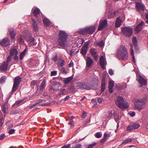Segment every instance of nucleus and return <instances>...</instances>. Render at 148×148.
I'll list each match as a JSON object with an SVG mask.
<instances>
[{
	"mask_svg": "<svg viewBox=\"0 0 148 148\" xmlns=\"http://www.w3.org/2000/svg\"><path fill=\"white\" fill-rule=\"evenodd\" d=\"M57 71H53L51 72V76H55L57 74Z\"/></svg>",
	"mask_w": 148,
	"mask_h": 148,
	"instance_id": "09e8293b",
	"label": "nucleus"
},
{
	"mask_svg": "<svg viewBox=\"0 0 148 148\" xmlns=\"http://www.w3.org/2000/svg\"><path fill=\"white\" fill-rule=\"evenodd\" d=\"M8 64L4 62L3 64L0 66V69L1 71H7Z\"/></svg>",
	"mask_w": 148,
	"mask_h": 148,
	"instance_id": "412c9836",
	"label": "nucleus"
},
{
	"mask_svg": "<svg viewBox=\"0 0 148 148\" xmlns=\"http://www.w3.org/2000/svg\"><path fill=\"white\" fill-rule=\"evenodd\" d=\"M32 12L35 17H38V15H39L40 12L39 9L37 8H35V9L33 8L32 10Z\"/></svg>",
	"mask_w": 148,
	"mask_h": 148,
	"instance_id": "a211bd4d",
	"label": "nucleus"
},
{
	"mask_svg": "<svg viewBox=\"0 0 148 148\" xmlns=\"http://www.w3.org/2000/svg\"><path fill=\"white\" fill-rule=\"evenodd\" d=\"M144 25V22L142 21L137 25L135 29V33H138L142 29L143 26Z\"/></svg>",
	"mask_w": 148,
	"mask_h": 148,
	"instance_id": "f8f14e48",
	"label": "nucleus"
},
{
	"mask_svg": "<svg viewBox=\"0 0 148 148\" xmlns=\"http://www.w3.org/2000/svg\"><path fill=\"white\" fill-rule=\"evenodd\" d=\"M97 45L99 47H101L104 45V42L103 40H101L97 43Z\"/></svg>",
	"mask_w": 148,
	"mask_h": 148,
	"instance_id": "a18cd8bd",
	"label": "nucleus"
},
{
	"mask_svg": "<svg viewBox=\"0 0 148 148\" xmlns=\"http://www.w3.org/2000/svg\"><path fill=\"white\" fill-rule=\"evenodd\" d=\"M86 60V66L88 68L90 67L94 63V61L93 60L89 57H87Z\"/></svg>",
	"mask_w": 148,
	"mask_h": 148,
	"instance_id": "4468645a",
	"label": "nucleus"
},
{
	"mask_svg": "<svg viewBox=\"0 0 148 148\" xmlns=\"http://www.w3.org/2000/svg\"><path fill=\"white\" fill-rule=\"evenodd\" d=\"M133 129H137L140 127V125L138 123H134L132 124Z\"/></svg>",
	"mask_w": 148,
	"mask_h": 148,
	"instance_id": "f704fd0d",
	"label": "nucleus"
},
{
	"mask_svg": "<svg viewBox=\"0 0 148 148\" xmlns=\"http://www.w3.org/2000/svg\"><path fill=\"white\" fill-rule=\"evenodd\" d=\"M46 85V81L45 79L43 80L42 82L40 88V91H42L45 88Z\"/></svg>",
	"mask_w": 148,
	"mask_h": 148,
	"instance_id": "a878e982",
	"label": "nucleus"
},
{
	"mask_svg": "<svg viewBox=\"0 0 148 148\" xmlns=\"http://www.w3.org/2000/svg\"><path fill=\"white\" fill-rule=\"evenodd\" d=\"M5 135L4 134H1L0 135V140H3L5 137Z\"/></svg>",
	"mask_w": 148,
	"mask_h": 148,
	"instance_id": "6e6d98bb",
	"label": "nucleus"
},
{
	"mask_svg": "<svg viewBox=\"0 0 148 148\" xmlns=\"http://www.w3.org/2000/svg\"><path fill=\"white\" fill-rule=\"evenodd\" d=\"M107 141V139L104 138L101 140V143H104V142H106Z\"/></svg>",
	"mask_w": 148,
	"mask_h": 148,
	"instance_id": "338daca9",
	"label": "nucleus"
},
{
	"mask_svg": "<svg viewBox=\"0 0 148 148\" xmlns=\"http://www.w3.org/2000/svg\"><path fill=\"white\" fill-rule=\"evenodd\" d=\"M136 7L138 12H140L141 11H144L145 9V5L139 3H136Z\"/></svg>",
	"mask_w": 148,
	"mask_h": 148,
	"instance_id": "2eb2a0df",
	"label": "nucleus"
},
{
	"mask_svg": "<svg viewBox=\"0 0 148 148\" xmlns=\"http://www.w3.org/2000/svg\"><path fill=\"white\" fill-rule=\"evenodd\" d=\"M15 132V130L14 129H11L8 131V133L10 134H12Z\"/></svg>",
	"mask_w": 148,
	"mask_h": 148,
	"instance_id": "052dcab7",
	"label": "nucleus"
},
{
	"mask_svg": "<svg viewBox=\"0 0 148 148\" xmlns=\"http://www.w3.org/2000/svg\"><path fill=\"white\" fill-rule=\"evenodd\" d=\"M17 40L20 43H23L24 42L23 39L21 36H20V37Z\"/></svg>",
	"mask_w": 148,
	"mask_h": 148,
	"instance_id": "79ce46f5",
	"label": "nucleus"
},
{
	"mask_svg": "<svg viewBox=\"0 0 148 148\" xmlns=\"http://www.w3.org/2000/svg\"><path fill=\"white\" fill-rule=\"evenodd\" d=\"M117 58L123 60H125L128 58V53L127 50L125 47L124 46H121L116 54Z\"/></svg>",
	"mask_w": 148,
	"mask_h": 148,
	"instance_id": "f03ea898",
	"label": "nucleus"
},
{
	"mask_svg": "<svg viewBox=\"0 0 148 148\" xmlns=\"http://www.w3.org/2000/svg\"><path fill=\"white\" fill-rule=\"evenodd\" d=\"M6 77L5 76H2L0 79V82L1 84L3 83L6 79Z\"/></svg>",
	"mask_w": 148,
	"mask_h": 148,
	"instance_id": "ea45409f",
	"label": "nucleus"
},
{
	"mask_svg": "<svg viewBox=\"0 0 148 148\" xmlns=\"http://www.w3.org/2000/svg\"><path fill=\"white\" fill-rule=\"evenodd\" d=\"M69 90L71 92H73L74 90V89L72 87H70L68 88Z\"/></svg>",
	"mask_w": 148,
	"mask_h": 148,
	"instance_id": "680f3d73",
	"label": "nucleus"
},
{
	"mask_svg": "<svg viewBox=\"0 0 148 148\" xmlns=\"http://www.w3.org/2000/svg\"><path fill=\"white\" fill-rule=\"evenodd\" d=\"M107 26V22L106 20H103L100 21L99 26L98 28V31H100Z\"/></svg>",
	"mask_w": 148,
	"mask_h": 148,
	"instance_id": "1a4fd4ad",
	"label": "nucleus"
},
{
	"mask_svg": "<svg viewBox=\"0 0 148 148\" xmlns=\"http://www.w3.org/2000/svg\"><path fill=\"white\" fill-rule=\"evenodd\" d=\"M68 34L65 32L60 31L59 34V38L58 40V45L62 48H65L67 46L68 44L67 38Z\"/></svg>",
	"mask_w": 148,
	"mask_h": 148,
	"instance_id": "f257e3e1",
	"label": "nucleus"
},
{
	"mask_svg": "<svg viewBox=\"0 0 148 148\" xmlns=\"http://www.w3.org/2000/svg\"><path fill=\"white\" fill-rule=\"evenodd\" d=\"M72 148H82L81 145L79 144L76 145L75 146H73Z\"/></svg>",
	"mask_w": 148,
	"mask_h": 148,
	"instance_id": "13d9d810",
	"label": "nucleus"
},
{
	"mask_svg": "<svg viewBox=\"0 0 148 148\" xmlns=\"http://www.w3.org/2000/svg\"><path fill=\"white\" fill-rule=\"evenodd\" d=\"M52 60L55 61L56 62L57 60V55H56L54 56H53L52 58Z\"/></svg>",
	"mask_w": 148,
	"mask_h": 148,
	"instance_id": "bf43d9fd",
	"label": "nucleus"
},
{
	"mask_svg": "<svg viewBox=\"0 0 148 148\" xmlns=\"http://www.w3.org/2000/svg\"><path fill=\"white\" fill-rule=\"evenodd\" d=\"M42 21L44 24L46 26H49L51 24L50 21L46 18H43Z\"/></svg>",
	"mask_w": 148,
	"mask_h": 148,
	"instance_id": "b1692460",
	"label": "nucleus"
},
{
	"mask_svg": "<svg viewBox=\"0 0 148 148\" xmlns=\"http://www.w3.org/2000/svg\"><path fill=\"white\" fill-rule=\"evenodd\" d=\"M23 101L22 100H20L17 101H16L15 103V105H16L18 106H19L22 102Z\"/></svg>",
	"mask_w": 148,
	"mask_h": 148,
	"instance_id": "603ef678",
	"label": "nucleus"
},
{
	"mask_svg": "<svg viewBox=\"0 0 148 148\" xmlns=\"http://www.w3.org/2000/svg\"><path fill=\"white\" fill-rule=\"evenodd\" d=\"M27 41L30 43H31V45H36V43H35L34 42V39L32 37L30 36L29 39H28Z\"/></svg>",
	"mask_w": 148,
	"mask_h": 148,
	"instance_id": "2f4dec72",
	"label": "nucleus"
},
{
	"mask_svg": "<svg viewBox=\"0 0 148 148\" xmlns=\"http://www.w3.org/2000/svg\"><path fill=\"white\" fill-rule=\"evenodd\" d=\"M129 45L130 46V54L132 56V58L133 61L134 62L135 58L134 55V51L133 50V47L132 44L131 43H130Z\"/></svg>",
	"mask_w": 148,
	"mask_h": 148,
	"instance_id": "5701e85b",
	"label": "nucleus"
},
{
	"mask_svg": "<svg viewBox=\"0 0 148 148\" xmlns=\"http://www.w3.org/2000/svg\"><path fill=\"white\" fill-rule=\"evenodd\" d=\"M78 33L80 34H88L87 32V27L79 30Z\"/></svg>",
	"mask_w": 148,
	"mask_h": 148,
	"instance_id": "7c9ffc66",
	"label": "nucleus"
},
{
	"mask_svg": "<svg viewBox=\"0 0 148 148\" xmlns=\"http://www.w3.org/2000/svg\"><path fill=\"white\" fill-rule=\"evenodd\" d=\"M97 101L99 103H101L103 101V99L101 98H98L97 99Z\"/></svg>",
	"mask_w": 148,
	"mask_h": 148,
	"instance_id": "864d4df0",
	"label": "nucleus"
},
{
	"mask_svg": "<svg viewBox=\"0 0 148 148\" xmlns=\"http://www.w3.org/2000/svg\"><path fill=\"white\" fill-rule=\"evenodd\" d=\"M114 82L112 81H110L109 83V87L113 88L114 86Z\"/></svg>",
	"mask_w": 148,
	"mask_h": 148,
	"instance_id": "49530a36",
	"label": "nucleus"
},
{
	"mask_svg": "<svg viewBox=\"0 0 148 148\" xmlns=\"http://www.w3.org/2000/svg\"><path fill=\"white\" fill-rule=\"evenodd\" d=\"M132 42L135 47L136 50H138V48L137 47V43L136 38L135 37H134L132 39Z\"/></svg>",
	"mask_w": 148,
	"mask_h": 148,
	"instance_id": "4be33fe9",
	"label": "nucleus"
},
{
	"mask_svg": "<svg viewBox=\"0 0 148 148\" xmlns=\"http://www.w3.org/2000/svg\"><path fill=\"white\" fill-rule=\"evenodd\" d=\"M60 92L58 94L59 96H61L62 95H64L66 94V91L64 88H61L60 90Z\"/></svg>",
	"mask_w": 148,
	"mask_h": 148,
	"instance_id": "c756f323",
	"label": "nucleus"
},
{
	"mask_svg": "<svg viewBox=\"0 0 148 148\" xmlns=\"http://www.w3.org/2000/svg\"><path fill=\"white\" fill-rule=\"evenodd\" d=\"M115 111L114 110H112L110 111L109 112V115L108 116V117L110 118H111L113 114L114 113Z\"/></svg>",
	"mask_w": 148,
	"mask_h": 148,
	"instance_id": "58836bf2",
	"label": "nucleus"
},
{
	"mask_svg": "<svg viewBox=\"0 0 148 148\" xmlns=\"http://www.w3.org/2000/svg\"><path fill=\"white\" fill-rule=\"evenodd\" d=\"M90 43L89 41L85 42L82 47L80 53L83 55L85 56L87 52L88 46Z\"/></svg>",
	"mask_w": 148,
	"mask_h": 148,
	"instance_id": "0eeeda50",
	"label": "nucleus"
},
{
	"mask_svg": "<svg viewBox=\"0 0 148 148\" xmlns=\"http://www.w3.org/2000/svg\"><path fill=\"white\" fill-rule=\"evenodd\" d=\"M122 22L120 18L119 17L117 18L116 23H115V26L116 27H119L121 25Z\"/></svg>",
	"mask_w": 148,
	"mask_h": 148,
	"instance_id": "cd10ccee",
	"label": "nucleus"
},
{
	"mask_svg": "<svg viewBox=\"0 0 148 148\" xmlns=\"http://www.w3.org/2000/svg\"><path fill=\"white\" fill-rule=\"evenodd\" d=\"M70 147V145L68 144L67 145H65L62 147L61 148H69Z\"/></svg>",
	"mask_w": 148,
	"mask_h": 148,
	"instance_id": "0e129e2a",
	"label": "nucleus"
},
{
	"mask_svg": "<svg viewBox=\"0 0 148 148\" xmlns=\"http://www.w3.org/2000/svg\"><path fill=\"white\" fill-rule=\"evenodd\" d=\"M116 103L122 109L127 108L128 107V103L126 100L121 97H118L116 101Z\"/></svg>",
	"mask_w": 148,
	"mask_h": 148,
	"instance_id": "20e7f679",
	"label": "nucleus"
},
{
	"mask_svg": "<svg viewBox=\"0 0 148 148\" xmlns=\"http://www.w3.org/2000/svg\"><path fill=\"white\" fill-rule=\"evenodd\" d=\"M32 22H33L32 26L33 28V30L36 32H37L38 31V26L37 23L36 21L34 19H32Z\"/></svg>",
	"mask_w": 148,
	"mask_h": 148,
	"instance_id": "6ab92c4d",
	"label": "nucleus"
},
{
	"mask_svg": "<svg viewBox=\"0 0 148 148\" xmlns=\"http://www.w3.org/2000/svg\"><path fill=\"white\" fill-rule=\"evenodd\" d=\"M44 100L42 99H40L39 100H38L37 101V102L36 103L37 104H38L40 103H42V102H43V101H44Z\"/></svg>",
	"mask_w": 148,
	"mask_h": 148,
	"instance_id": "774afa93",
	"label": "nucleus"
},
{
	"mask_svg": "<svg viewBox=\"0 0 148 148\" xmlns=\"http://www.w3.org/2000/svg\"><path fill=\"white\" fill-rule=\"evenodd\" d=\"M8 30L11 39H14L16 36V34L14 29L13 28H9L8 29Z\"/></svg>",
	"mask_w": 148,
	"mask_h": 148,
	"instance_id": "dca6fc26",
	"label": "nucleus"
},
{
	"mask_svg": "<svg viewBox=\"0 0 148 148\" xmlns=\"http://www.w3.org/2000/svg\"><path fill=\"white\" fill-rule=\"evenodd\" d=\"M102 136V134L101 132H97L95 134V137L98 138H101Z\"/></svg>",
	"mask_w": 148,
	"mask_h": 148,
	"instance_id": "c03bdc74",
	"label": "nucleus"
},
{
	"mask_svg": "<svg viewBox=\"0 0 148 148\" xmlns=\"http://www.w3.org/2000/svg\"><path fill=\"white\" fill-rule=\"evenodd\" d=\"M11 59V57L10 56H8L7 58V60L6 61H4L5 62L8 64L9 62L10 61Z\"/></svg>",
	"mask_w": 148,
	"mask_h": 148,
	"instance_id": "3c124183",
	"label": "nucleus"
},
{
	"mask_svg": "<svg viewBox=\"0 0 148 148\" xmlns=\"http://www.w3.org/2000/svg\"><path fill=\"white\" fill-rule=\"evenodd\" d=\"M108 73L109 74L111 75H112L114 74V72L112 70H110L109 71Z\"/></svg>",
	"mask_w": 148,
	"mask_h": 148,
	"instance_id": "69168bd1",
	"label": "nucleus"
},
{
	"mask_svg": "<svg viewBox=\"0 0 148 148\" xmlns=\"http://www.w3.org/2000/svg\"><path fill=\"white\" fill-rule=\"evenodd\" d=\"M100 64L101 67L103 69H104L105 68V61L104 58L103 56H101L100 58Z\"/></svg>",
	"mask_w": 148,
	"mask_h": 148,
	"instance_id": "aec40b11",
	"label": "nucleus"
},
{
	"mask_svg": "<svg viewBox=\"0 0 148 148\" xmlns=\"http://www.w3.org/2000/svg\"><path fill=\"white\" fill-rule=\"evenodd\" d=\"M3 115L1 112H0V121L1 122L2 121L3 119H4L3 118Z\"/></svg>",
	"mask_w": 148,
	"mask_h": 148,
	"instance_id": "4d7b16f0",
	"label": "nucleus"
},
{
	"mask_svg": "<svg viewBox=\"0 0 148 148\" xmlns=\"http://www.w3.org/2000/svg\"><path fill=\"white\" fill-rule=\"evenodd\" d=\"M105 79L103 78L102 79V82L101 83V91L103 92L105 89Z\"/></svg>",
	"mask_w": 148,
	"mask_h": 148,
	"instance_id": "bb28decb",
	"label": "nucleus"
},
{
	"mask_svg": "<svg viewBox=\"0 0 148 148\" xmlns=\"http://www.w3.org/2000/svg\"><path fill=\"white\" fill-rule=\"evenodd\" d=\"M121 31L124 35L129 37H130L133 33V30L130 27H126L122 28Z\"/></svg>",
	"mask_w": 148,
	"mask_h": 148,
	"instance_id": "423d86ee",
	"label": "nucleus"
},
{
	"mask_svg": "<svg viewBox=\"0 0 148 148\" xmlns=\"http://www.w3.org/2000/svg\"><path fill=\"white\" fill-rule=\"evenodd\" d=\"M26 49H25L21 53L19 57L20 60H22L25 55Z\"/></svg>",
	"mask_w": 148,
	"mask_h": 148,
	"instance_id": "4c0bfd02",
	"label": "nucleus"
},
{
	"mask_svg": "<svg viewBox=\"0 0 148 148\" xmlns=\"http://www.w3.org/2000/svg\"><path fill=\"white\" fill-rule=\"evenodd\" d=\"M135 107L138 109H141L143 103L142 101L138 99H136L134 100Z\"/></svg>",
	"mask_w": 148,
	"mask_h": 148,
	"instance_id": "6e6552de",
	"label": "nucleus"
},
{
	"mask_svg": "<svg viewBox=\"0 0 148 148\" xmlns=\"http://www.w3.org/2000/svg\"><path fill=\"white\" fill-rule=\"evenodd\" d=\"M2 111L5 114H7L8 112V108L7 104L3 105L2 107Z\"/></svg>",
	"mask_w": 148,
	"mask_h": 148,
	"instance_id": "393cba45",
	"label": "nucleus"
},
{
	"mask_svg": "<svg viewBox=\"0 0 148 148\" xmlns=\"http://www.w3.org/2000/svg\"><path fill=\"white\" fill-rule=\"evenodd\" d=\"M97 145L96 143H94L89 145L87 148H92L94 147L95 146Z\"/></svg>",
	"mask_w": 148,
	"mask_h": 148,
	"instance_id": "de8ad7c7",
	"label": "nucleus"
},
{
	"mask_svg": "<svg viewBox=\"0 0 148 148\" xmlns=\"http://www.w3.org/2000/svg\"><path fill=\"white\" fill-rule=\"evenodd\" d=\"M60 72L63 73H67V72L65 70V69L64 68V67H62L60 69Z\"/></svg>",
	"mask_w": 148,
	"mask_h": 148,
	"instance_id": "8fccbe9b",
	"label": "nucleus"
},
{
	"mask_svg": "<svg viewBox=\"0 0 148 148\" xmlns=\"http://www.w3.org/2000/svg\"><path fill=\"white\" fill-rule=\"evenodd\" d=\"M133 140H134V139L130 138L126 139L122 142L121 144H123L128 143H130Z\"/></svg>",
	"mask_w": 148,
	"mask_h": 148,
	"instance_id": "72a5a7b5",
	"label": "nucleus"
},
{
	"mask_svg": "<svg viewBox=\"0 0 148 148\" xmlns=\"http://www.w3.org/2000/svg\"><path fill=\"white\" fill-rule=\"evenodd\" d=\"M10 41L7 38H5L3 40L0 41V44L6 47L10 45Z\"/></svg>",
	"mask_w": 148,
	"mask_h": 148,
	"instance_id": "9b49d317",
	"label": "nucleus"
},
{
	"mask_svg": "<svg viewBox=\"0 0 148 148\" xmlns=\"http://www.w3.org/2000/svg\"><path fill=\"white\" fill-rule=\"evenodd\" d=\"M90 53L93 56L94 58L97 60L98 59V55L96 49L92 48H91L90 50Z\"/></svg>",
	"mask_w": 148,
	"mask_h": 148,
	"instance_id": "ddd939ff",
	"label": "nucleus"
},
{
	"mask_svg": "<svg viewBox=\"0 0 148 148\" xmlns=\"http://www.w3.org/2000/svg\"><path fill=\"white\" fill-rule=\"evenodd\" d=\"M72 77H70L68 78H65L63 80V81L66 84L69 83L72 79Z\"/></svg>",
	"mask_w": 148,
	"mask_h": 148,
	"instance_id": "473e14b6",
	"label": "nucleus"
},
{
	"mask_svg": "<svg viewBox=\"0 0 148 148\" xmlns=\"http://www.w3.org/2000/svg\"><path fill=\"white\" fill-rule=\"evenodd\" d=\"M59 59L61 60V62L59 64V66H60L62 67L64 65L65 61L64 60L61 59V58H60Z\"/></svg>",
	"mask_w": 148,
	"mask_h": 148,
	"instance_id": "37998d69",
	"label": "nucleus"
},
{
	"mask_svg": "<svg viewBox=\"0 0 148 148\" xmlns=\"http://www.w3.org/2000/svg\"><path fill=\"white\" fill-rule=\"evenodd\" d=\"M71 119L70 118H69V122L68 123V124L71 125L70 128H72L74 127V125L73 124V121L72 119L73 117V116H71Z\"/></svg>",
	"mask_w": 148,
	"mask_h": 148,
	"instance_id": "c9c22d12",
	"label": "nucleus"
},
{
	"mask_svg": "<svg viewBox=\"0 0 148 148\" xmlns=\"http://www.w3.org/2000/svg\"><path fill=\"white\" fill-rule=\"evenodd\" d=\"M110 136V135L109 134H107L106 133H105L104 134V137L105 138H106L107 139V138L108 137H109Z\"/></svg>",
	"mask_w": 148,
	"mask_h": 148,
	"instance_id": "e2e57ef3",
	"label": "nucleus"
},
{
	"mask_svg": "<svg viewBox=\"0 0 148 148\" xmlns=\"http://www.w3.org/2000/svg\"><path fill=\"white\" fill-rule=\"evenodd\" d=\"M97 80V82L93 84V85H91L90 84H85L83 82H80L77 83V87H79L81 88L86 89H95L97 87L98 84Z\"/></svg>",
	"mask_w": 148,
	"mask_h": 148,
	"instance_id": "7ed1b4c3",
	"label": "nucleus"
},
{
	"mask_svg": "<svg viewBox=\"0 0 148 148\" xmlns=\"http://www.w3.org/2000/svg\"><path fill=\"white\" fill-rule=\"evenodd\" d=\"M22 78L19 76H17L14 78V84L11 93L12 94L18 88V86L21 81Z\"/></svg>",
	"mask_w": 148,
	"mask_h": 148,
	"instance_id": "39448f33",
	"label": "nucleus"
},
{
	"mask_svg": "<svg viewBox=\"0 0 148 148\" xmlns=\"http://www.w3.org/2000/svg\"><path fill=\"white\" fill-rule=\"evenodd\" d=\"M137 80L142 86L143 85H145L147 84V81L144 78L140 75H139L137 76Z\"/></svg>",
	"mask_w": 148,
	"mask_h": 148,
	"instance_id": "9d476101",
	"label": "nucleus"
},
{
	"mask_svg": "<svg viewBox=\"0 0 148 148\" xmlns=\"http://www.w3.org/2000/svg\"><path fill=\"white\" fill-rule=\"evenodd\" d=\"M95 26H90L87 27V33L89 34H92L95 31Z\"/></svg>",
	"mask_w": 148,
	"mask_h": 148,
	"instance_id": "f3484780",
	"label": "nucleus"
},
{
	"mask_svg": "<svg viewBox=\"0 0 148 148\" xmlns=\"http://www.w3.org/2000/svg\"><path fill=\"white\" fill-rule=\"evenodd\" d=\"M18 53L16 49H12L10 52V55L11 56L17 55Z\"/></svg>",
	"mask_w": 148,
	"mask_h": 148,
	"instance_id": "c85d7f7f",
	"label": "nucleus"
},
{
	"mask_svg": "<svg viewBox=\"0 0 148 148\" xmlns=\"http://www.w3.org/2000/svg\"><path fill=\"white\" fill-rule=\"evenodd\" d=\"M133 129V127L132 124L128 126L127 127V130L128 131H131Z\"/></svg>",
	"mask_w": 148,
	"mask_h": 148,
	"instance_id": "a19ab883",
	"label": "nucleus"
},
{
	"mask_svg": "<svg viewBox=\"0 0 148 148\" xmlns=\"http://www.w3.org/2000/svg\"><path fill=\"white\" fill-rule=\"evenodd\" d=\"M37 82L34 80L32 81L31 83V85L32 86H34L36 84Z\"/></svg>",
	"mask_w": 148,
	"mask_h": 148,
	"instance_id": "5fc2aeb1",
	"label": "nucleus"
},
{
	"mask_svg": "<svg viewBox=\"0 0 148 148\" xmlns=\"http://www.w3.org/2000/svg\"><path fill=\"white\" fill-rule=\"evenodd\" d=\"M107 16L108 18L110 19L114 17V15L112 11H109L107 13Z\"/></svg>",
	"mask_w": 148,
	"mask_h": 148,
	"instance_id": "e433bc0d",
	"label": "nucleus"
}]
</instances>
